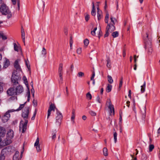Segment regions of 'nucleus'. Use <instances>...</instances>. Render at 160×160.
Here are the masks:
<instances>
[{
	"instance_id": "f257e3e1",
	"label": "nucleus",
	"mask_w": 160,
	"mask_h": 160,
	"mask_svg": "<svg viewBox=\"0 0 160 160\" xmlns=\"http://www.w3.org/2000/svg\"><path fill=\"white\" fill-rule=\"evenodd\" d=\"M109 17V13L107 12L105 18V22L107 24V26L106 28V32L104 34L105 37H107L109 35V32H112L115 29L114 25L115 22L117 21V20L112 15H111L110 17L111 22L110 23H108Z\"/></svg>"
},
{
	"instance_id": "f03ea898",
	"label": "nucleus",
	"mask_w": 160,
	"mask_h": 160,
	"mask_svg": "<svg viewBox=\"0 0 160 160\" xmlns=\"http://www.w3.org/2000/svg\"><path fill=\"white\" fill-rule=\"evenodd\" d=\"M29 109V107H25L22 114L23 120H22L20 122L19 129L20 131H22V132H24L27 129Z\"/></svg>"
},
{
	"instance_id": "7ed1b4c3",
	"label": "nucleus",
	"mask_w": 160,
	"mask_h": 160,
	"mask_svg": "<svg viewBox=\"0 0 160 160\" xmlns=\"http://www.w3.org/2000/svg\"><path fill=\"white\" fill-rule=\"evenodd\" d=\"M0 11L2 14L6 15L8 19L12 17L11 12L2 0L0 1Z\"/></svg>"
},
{
	"instance_id": "20e7f679",
	"label": "nucleus",
	"mask_w": 160,
	"mask_h": 160,
	"mask_svg": "<svg viewBox=\"0 0 160 160\" xmlns=\"http://www.w3.org/2000/svg\"><path fill=\"white\" fill-rule=\"evenodd\" d=\"M14 133L12 130H9L7 134V141H5L4 146L10 144L11 142V139L13 138L14 137Z\"/></svg>"
},
{
	"instance_id": "39448f33",
	"label": "nucleus",
	"mask_w": 160,
	"mask_h": 160,
	"mask_svg": "<svg viewBox=\"0 0 160 160\" xmlns=\"http://www.w3.org/2000/svg\"><path fill=\"white\" fill-rule=\"evenodd\" d=\"M148 34L146 33V38H144V40L145 41V45L148 49V52L149 54H151L153 50L152 48L151 42L150 41H148Z\"/></svg>"
},
{
	"instance_id": "423d86ee",
	"label": "nucleus",
	"mask_w": 160,
	"mask_h": 160,
	"mask_svg": "<svg viewBox=\"0 0 160 160\" xmlns=\"http://www.w3.org/2000/svg\"><path fill=\"white\" fill-rule=\"evenodd\" d=\"M56 114L57 116L55 118V125L56 126H60L62 118V113L58 111H57Z\"/></svg>"
},
{
	"instance_id": "0eeeda50",
	"label": "nucleus",
	"mask_w": 160,
	"mask_h": 160,
	"mask_svg": "<svg viewBox=\"0 0 160 160\" xmlns=\"http://www.w3.org/2000/svg\"><path fill=\"white\" fill-rule=\"evenodd\" d=\"M106 104L109 110L110 114L111 115H114L115 114L114 108L113 105L112 104L110 99L108 100Z\"/></svg>"
},
{
	"instance_id": "6e6552de",
	"label": "nucleus",
	"mask_w": 160,
	"mask_h": 160,
	"mask_svg": "<svg viewBox=\"0 0 160 160\" xmlns=\"http://www.w3.org/2000/svg\"><path fill=\"white\" fill-rule=\"evenodd\" d=\"M9 151L7 148H5L3 149L0 154V160H4L5 157L9 153Z\"/></svg>"
},
{
	"instance_id": "1a4fd4ad",
	"label": "nucleus",
	"mask_w": 160,
	"mask_h": 160,
	"mask_svg": "<svg viewBox=\"0 0 160 160\" xmlns=\"http://www.w3.org/2000/svg\"><path fill=\"white\" fill-rule=\"evenodd\" d=\"M19 78V77L18 75L12 74L11 78V81L13 86H16L18 84V80Z\"/></svg>"
},
{
	"instance_id": "9d476101",
	"label": "nucleus",
	"mask_w": 160,
	"mask_h": 160,
	"mask_svg": "<svg viewBox=\"0 0 160 160\" xmlns=\"http://www.w3.org/2000/svg\"><path fill=\"white\" fill-rule=\"evenodd\" d=\"M12 110H9L6 112L5 115L2 117V120L4 122H7L9 119V118L10 117L9 113L12 112Z\"/></svg>"
},
{
	"instance_id": "9b49d317",
	"label": "nucleus",
	"mask_w": 160,
	"mask_h": 160,
	"mask_svg": "<svg viewBox=\"0 0 160 160\" xmlns=\"http://www.w3.org/2000/svg\"><path fill=\"white\" fill-rule=\"evenodd\" d=\"M22 79L24 81V83L26 85L27 87L28 88V102L30 100V92L29 91L28 86V82L27 80V79L26 78L25 76H23L22 78Z\"/></svg>"
},
{
	"instance_id": "f8f14e48",
	"label": "nucleus",
	"mask_w": 160,
	"mask_h": 160,
	"mask_svg": "<svg viewBox=\"0 0 160 160\" xmlns=\"http://www.w3.org/2000/svg\"><path fill=\"white\" fill-rule=\"evenodd\" d=\"M63 68V64L62 63H60L59 65V67L58 68V73L59 77L60 78V80L61 81H62V74L63 73L62 72Z\"/></svg>"
},
{
	"instance_id": "ddd939ff",
	"label": "nucleus",
	"mask_w": 160,
	"mask_h": 160,
	"mask_svg": "<svg viewBox=\"0 0 160 160\" xmlns=\"http://www.w3.org/2000/svg\"><path fill=\"white\" fill-rule=\"evenodd\" d=\"M23 91V89L22 87L20 85H18L17 86L15 92L16 93V95H18L22 93Z\"/></svg>"
},
{
	"instance_id": "4468645a",
	"label": "nucleus",
	"mask_w": 160,
	"mask_h": 160,
	"mask_svg": "<svg viewBox=\"0 0 160 160\" xmlns=\"http://www.w3.org/2000/svg\"><path fill=\"white\" fill-rule=\"evenodd\" d=\"M7 94L9 96L16 95L15 90L14 88L11 87L8 89L7 92Z\"/></svg>"
},
{
	"instance_id": "2eb2a0df",
	"label": "nucleus",
	"mask_w": 160,
	"mask_h": 160,
	"mask_svg": "<svg viewBox=\"0 0 160 160\" xmlns=\"http://www.w3.org/2000/svg\"><path fill=\"white\" fill-rule=\"evenodd\" d=\"M6 134V130L3 127L0 126V137H3Z\"/></svg>"
},
{
	"instance_id": "dca6fc26",
	"label": "nucleus",
	"mask_w": 160,
	"mask_h": 160,
	"mask_svg": "<svg viewBox=\"0 0 160 160\" xmlns=\"http://www.w3.org/2000/svg\"><path fill=\"white\" fill-rule=\"evenodd\" d=\"M75 117V110L73 109L72 112V116L71 117V120L73 124L75 123L74 119Z\"/></svg>"
},
{
	"instance_id": "f3484780",
	"label": "nucleus",
	"mask_w": 160,
	"mask_h": 160,
	"mask_svg": "<svg viewBox=\"0 0 160 160\" xmlns=\"http://www.w3.org/2000/svg\"><path fill=\"white\" fill-rule=\"evenodd\" d=\"M4 65L3 66V68H7L10 64L9 61L6 58H5L4 59V61L3 62Z\"/></svg>"
},
{
	"instance_id": "a211bd4d",
	"label": "nucleus",
	"mask_w": 160,
	"mask_h": 160,
	"mask_svg": "<svg viewBox=\"0 0 160 160\" xmlns=\"http://www.w3.org/2000/svg\"><path fill=\"white\" fill-rule=\"evenodd\" d=\"M14 50L17 51L18 52L19 50L20 51L21 53H22V51L21 48L20 46H18L17 45L16 43H13Z\"/></svg>"
},
{
	"instance_id": "6ab92c4d",
	"label": "nucleus",
	"mask_w": 160,
	"mask_h": 160,
	"mask_svg": "<svg viewBox=\"0 0 160 160\" xmlns=\"http://www.w3.org/2000/svg\"><path fill=\"white\" fill-rule=\"evenodd\" d=\"M13 5H15L17 3L18 10L20 9V0H11Z\"/></svg>"
},
{
	"instance_id": "aec40b11",
	"label": "nucleus",
	"mask_w": 160,
	"mask_h": 160,
	"mask_svg": "<svg viewBox=\"0 0 160 160\" xmlns=\"http://www.w3.org/2000/svg\"><path fill=\"white\" fill-rule=\"evenodd\" d=\"M14 67L18 70L20 69V66L18 64V62L17 60H16L14 62Z\"/></svg>"
},
{
	"instance_id": "412c9836",
	"label": "nucleus",
	"mask_w": 160,
	"mask_h": 160,
	"mask_svg": "<svg viewBox=\"0 0 160 160\" xmlns=\"http://www.w3.org/2000/svg\"><path fill=\"white\" fill-rule=\"evenodd\" d=\"M92 8L91 11V14L93 16H95L96 14L95 8L93 2H92Z\"/></svg>"
},
{
	"instance_id": "4be33fe9",
	"label": "nucleus",
	"mask_w": 160,
	"mask_h": 160,
	"mask_svg": "<svg viewBox=\"0 0 160 160\" xmlns=\"http://www.w3.org/2000/svg\"><path fill=\"white\" fill-rule=\"evenodd\" d=\"M19 156V152L18 151H16L14 155L13 158V160H18V156Z\"/></svg>"
},
{
	"instance_id": "5701e85b",
	"label": "nucleus",
	"mask_w": 160,
	"mask_h": 160,
	"mask_svg": "<svg viewBox=\"0 0 160 160\" xmlns=\"http://www.w3.org/2000/svg\"><path fill=\"white\" fill-rule=\"evenodd\" d=\"M103 154L105 156H107L108 154V149L107 148H104L103 149Z\"/></svg>"
},
{
	"instance_id": "b1692460",
	"label": "nucleus",
	"mask_w": 160,
	"mask_h": 160,
	"mask_svg": "<svg viewBox=\"0 0 160 160\" xmlns=\"http://www.w3.org/2000/svg\"><path fill=\"white\" fill-rule=\"evenodd\" d=\"M112 88V86L111 85H110L109 84H108V86L106 88V91L107 92H110Z\"/></svg>"
},
{
	"instance_id": "393cba45",
	"label": "nucleus",
	"mask_w": 160,
	"mask_h": 160,
	"mask_svg": "<svg viewBox=\"0 0 160 160\" xmlns=\"http://www.w3.org/2000/svg\"><path fill=\"white\" fill-rule=\"evenodd\" d=\"M55 108V106L54 105L52 104H51L50 105L49 107L48 110H49L51 111H54Z\"/></svg>"
},
{
	"instance_id": "a878e982",
	"label": "nucleus",
	"mask_w": 160,
	"mask_h": 160,
	"mask_svg": "<svg viewBox=\"0 0 160 160\" xmlns=\"http://www.w3.org/2000/svg\"><path fill=\"white\" fill-rule=\"evenodd\" d=\"M101 14L102 12L101 11H98L97 12V16L98 20H100L102 17V16Z\"/></svg>"
},
{
	"instance_id": "bb28decb",
	"label": "nucleus",
	"mask_w": 160,
	"mask_h": 160,
	"mask_svg": "<svg viewBox=\"0 0 160 160\" xmlns=\"http://www.w3.org/2000/svg\"><path fill=\"white\" fill-rule=\"evenodd\" d=\"M89 43V41L87 39H85L84 41V46L87 47Z\"/></svg>"
},
{
	"instance_id": "cd10ccee",
	"label": "nucleus",
	"mask_w": 160,
	"mask_h": 160,
	"mask_svg": "<svg viewBox=\"0 0 160 160\" xmlns=\"http://www.w3.org/2000/svg\"><path fill=\"white\" fill-rule=\"evenodd\" d=\"M145 86L146 82H144L143 85L141 86V91L142 93L143 92L145 91Z\"/></svg>"
},
{
	"instance_id": "c85d7f7f",
	"label": "nucleus",
	"mask_w": 160,
	"mask_h": 160,
	"mask_svg": "<svg viewBox=\"0 0 160 160\" xmlns=\"http://www.w3.org/2000/svg\"><path fill=\"white\" fill-rule=\"evenodd\" d=\"M108 82L110 83H112L113 82V80L112 79L111 76L109 75H108Z\"/></svg>"
},
{
	"instance_id": "c756f323",
	"label": "nucleus",
	"mask_w": 160,
	"mask_h": 160,
	"mask_svg": "<svg viewBox=\"0 0 160 160\" xmlns=\"http://www.w3.org/2000/svg\"><path fill=\"white\" fill-rule=\"evenodd\" d=\"M118 36V32L116 31L113 32L112 33V36L113 38H116Z\"/></svg>"
},
{
	"instance_id": "7c9ffc66",
	"label": "nucleus",
	"mask_w": 160,
	"mask_h": 160,
	"mask_svg": "<svg viewBox=\"0 0 160 160\" xmlns=\"http://www.w3.org/2000/svg\"><path fill=\"white\" fill-rule=\"evenodd\" d=\"M4 85V84L3 82H0V92L3 91V86Z\"/></svg>"
},
{
	"instance_id": "2f4dec72",
	"label": "nucleus",
	"mask_w": 160,
	"mask_h": 160,
	"mask_svg": "<svg viewBox=\"0 0 160 160\" xmlns=\"http://www.w3.org/2000/svg\"><path fill=\"white\" fill-rule=\"evenodd\" d=\"M141 158L142 160H146L148 158V156L146 154L143 153L142 154Z\"/></svg>"
},
{
	"instance_id": "473e14b6",
	"label": "nucleus",
	"mask_w": 160,
	"mask_h": 160,
	"mask_svg": "<svg viewBox=\"0 0 160 160\" xmlns=\"http://www.w3.org/2000/svg\"><path fill=\"white\" fill-rule=\"evenodd\" d=\"M117 133L116 132H114L113 134V137L114 142L115 143H116L117 141Z\"/></svg>"
},
{
	"instance_id": "72a5a7b5",
	"label": "nucleus",
	"mask_w": 160,
	"mask_h": 160,
	"mask_svg": "<svg viewBox=\"0 0 160 160\" xmlns=\"http://www.w3.org/2000/svg\"><path fill=\"white\" fill-rule=\"evenodd\" d=\"M154 148V146L153 144H150L149 146V151L152 152Z\"/></svg>"
},
{
	"instance_id": "f704fd0d",
	"label": "nucleus",
	"mask_w": 160,
	"mask_h": 160,
	"mask_svg": "<svg viewBox=\"0 0 160 160\" xmlns=\"http://www.w3.org/2000/svg\"><path fill=\"white\" fill-rule=\"evenodd\" d=\"M123 83V78L122 77L120 79V82L119 85V88L120 89L121 88L122 86V85Z\"/></svg>"
},
{
	"instance_id": "c9c22d12",
	"label": "nucleus",
	"mask_w": 160,
	"mask_h": 160,
	"mask_svg": "<svg viewBox=\"0 0 160 160\" xmlns=\"http://www.w3.org/2000/svg\"><path fill=\"white\" fill-rule=\"evenodd\" d=\"M39 138L38 137L37 138V139H36V141L35 142V143H34V146H38V145H40V144H39Z\"/></svg>"
},
{
	"instance_id": "e433bc0d",
	"label": "nucleus",
	"mask_w": 160,
	"mask_h": 160,
	"mask_svg": "<svg viewBox=\"0 0 160 160\" xmlns=\"http://www.w3.org/2000/svg\"><path fill=\"white\" fill-rule=\"evenodd\" d=\"M122 113H121L120 114V118H119V125H121L122 124Z\"/></svg>"
},
{
	"instance_id": "4c0bfd02",
	"label": "nucleus",
	"mask_w": 160,
	"mask_h": 160,
	"mask_svg": "<svg viewBox=\"0 0 160 160\" xmlns=\"http://www.w3.org/2000/svg\"><path fill=\"white\" fill-rule=\"evenodd\" d=\"M86 97L87 98H89L90 100L92 99V95L90 92H88L86 94Z\"/></svg>"
},
{
	"instance_id": "58836bf2",
	"label": "nucleus",
	"mask_w": 160,
	"mask_h": 160,
	"mask_svg": "<svg viewBox=\"0 0 160 160\" xmlns=\"http://www.w3.org/2000/svg\"><path fill=\"white\" fill-rule=\"evenodd\" d=\"M97 29V28L96 27L91 32V34L93 36H95V31Z\"/></svg>"
},
{
	"instance_id": "ea45409f",
	"label": "nucleus",
	"mask_w": 160,
	"mask_h": 160,
	"mask_svg": "<svg viewBox=\"0 0 160 160\" xmlns=\"http://www.w3.org/2000/svg\"><path fill=\"white\" fill-rule=\"evenodd\" d=\"M107 66L108 68H110L111 67V65H110V60L109 59H108L107 60Z\"/></svg>"
},
{
	"instance_id": "a19ab883",
	"label": "nucleus",
	"mask_w": 160,
	"mask_h": 160,
	"mask_svg": "<svg viewBox=\"0 0 160 160\" xmlns=\"http://www.w3.org/2000/svg\"><path fill=\"white\" fill-rule=\"evenodd\" d=\"M22 38L23 40V42L24 43V45H25V33L22 34Z\"/></svg>"
},
{
	"instance_id": "79ce46f5",
	"label": "nucleus",
	"mask_w": 160,
	"mask_h": 160,
	"mask_svg": "<svg viewBox=\"0 0 160 160\" xmlns=\"http://www.w3.org/2000/svg\"><path fill=\"white\" fill-rule=\"evenodd\" d=\"M78 76L79 77H82L84 76V73L82 72H78Z\"/></svg>"
},
{
	"instance_id": "37998d69",
	"label": "nucleus",
	"mask_w": 160,
	"mask_h": 160,
	"mask_svg": "<svg viewBox=\"0 0 160 160\" xmlns=\"http://www.w3.org/2000/svg\"><path fill=\"white\" fill-rule=\"evenodd\" d=\"M47 53L46 50L44 48H43L42 51V54L43 55H45Z\"/></svg>"
},
{
	"instance_id": "c03bdc74",
	"label": "nucleus",
	"mask_w": 160,
	"mask_h": 160,
	"mask_svg": "<svg viewBox=\"0 0 160 160\" xmlns=\"http://www.w3.org/2000/svg\"><path fill=\"white\" fill-rule=\"evenodd\" d=\"M40 145L35 146L38 152H40L42 150L41 148H40Z\"/></svg>"
},
{
	"instance_id": "a18cd8bd",
	"label": "nucleus",
	"mask_w": 160,
	"mask_h": 160,
	"mask_svg": "<svg viewBox=\"0 0 160 160\" xmlns=\"http://www.w3.org/2000/svg\"><path fill=\"white\" fill-rule=\"evenodd\" d=\"M90 18L89 15L88 14H86L85 16V19L86 22H88Z\"/></svg>"
},
{
	"instance_id": "49530a36",
	"label": "nucleus",
	"mask_w": 160,
	"mask_h": 160,
	"mask_svg": "<svg viewBox=\"0 0 160 160\" xmlns=\"http://www.w3.org/2000/svg\"><path fill=\"white\" fill-rule=\"evenodd\" d=\"M25 104V103L24 104L20 105L19 108L18 109V110L19 111L21 110L24 107Z\"/></svg>"
},
{
	"instance_id": "de8ad7c7",
	"label": "nucleus",
	"mask_w": 160,
	"mask_h": 160,
	"mask_svg": "<svg viewBox=\"0 0 160 160\" xmlns=\"http://www.w3.org/2000/svg\"><path fill=\"white\" fill-rule=\"evenodd\" d=\"M1 37L2 39L3 40H6L7 39V36L4 35L3 34H2L1 35Z\"/></svg>"
},
{
	"instance_id": "09e8293b",
	"label": "nucleus",
	"mask_w": 160,
	"mask_h": 160,
	"mask_svg": "<svg viewBox=\"0 0 160 160\" xmlns=\"http://www.w3.org/2000/svg\"><path fill=\"white\" fill-rule=\"evenodd\" d=\"M82 52L81 48H78L77 49V52L78 54H80Z\"/></svg>"
},
{
	"instance_id": "8fccbe9b",
	"label": "nucleus",
	"mask_w": 160,
	"mask_h": 160,
	"mask_svg": "<svg viewBox=\"0 0 160 160\" xmlns=\"http://www.w3.org/2000/svg\"><path fill=\"white\" fill-rule=\"evenodd\" d=\"M90 114L92 116H95L96 115V113L93 111H91L90 112Z\"/></svg>"
},
{
	"instance_id": "3c124183",
	"label": "nucleus",
	"mask_w": 160,
	"mask_h": 160,
	"mask_svg": "<svg viewBox=\"0 0 160 160\" xmlns=\"http://www.w3.org/2000/svg\"><path fill=\"white\" fill-rule=\"evenodd\" d=\"M138 56H136V55H134V61L135 62V64L137 62V59L136 58H138Z\"/></svg>"
},
{
	"instance_id": "603ef678",
	"label": "nucleus",
	"mask_w": 160,
	"mask_h": 160,
	"mask_svg": "<svg viewBox=\"0 0 160 160\" xmlns=\"http://www.w3.org/2000/svg\"><path fill=\"white\" fill-rule=\"evenodd\" d=\"M33 103L34 106H37V101L35 99H33Z\"/></svg>"
},
{
	"instance_id": "864d4df0",
	"label": "nucleus",
	"mask_w": 160,
	"mask_h": 160,
	"mask_svg": "<svg viewBox=\"0 0 160 160\" xmlns=\"http://www.w3.org/2000/svg\"><path fill=\"white\" fill-rule=\"evenodd\" d=\"M36 110H35V112H34V115H33V116L32 117V118H31V119L32 120H33L34 119H35V116H36Z\"/></svg>"
},
{
	"instance_id": "5fc2aeb1",
	"label": "nucleus",
	"mask_w": 160,
	"mask_h": 160,
	"mask_svg": "<svg viewBox=\"0 0 160 160\" xmlns=\"http://www.w3.org/2000/svg\"><path fill=\"white\" fill-rule=\"evenodd\" d=\"M146 112L145 110H143L142 112V117L143 118H144L145 117Z\"/></svg>"
},
{
	"instance_id": "6e6d98bb",
	"label": "nucleus",
	"mask_w": 160,
	"mask_h": 160,
	"mask_svg": "<svg viewBox=\"0 0 160 160\" xmlns=\"http://www.w3.org/2000/svg\"><path fill=\"white\" fill-rule=\"evenodd\" d=\"M95 75V72H93L92 76L91 78V80H92L93 79V78H94Z\"/></svg>"
},
{
	"instance_id": "4d7b16f0",
	"label": "nucleus",
	"mask_w": 160,
	"mask_h": 160,
	"mask_svg": "<svg viewBox=\"0 0 160 160\" xmlns=\"http://www.w3.org/2000/svg\"><path fill=\"white\" fill-rule=\"evenodd\" d=\"M51 112V111H50L49 110H48V116H47L48 118L49 117L50 115Z\"/></svg>"
},
{
	"instance_id": "13d9d810",
	"label": "nucleus",
	"mask_w": 160,
	"mask_h": 160,
	"mask_svg": "<svg viewBox=\"0 0 160 160\" xmlns=\"http://www.w3.org/2000/svg\"><path fill=\"white\" fill-rule=\"evenodd\" d=\"M97 101L99 103H101V102H100V97L99 96H98L97 98Z\"/></svg>"
},
{
	"instance_id": "bf43d9fd",
	"label": "nucleus",
	"mask_w": 160,
	"mask_h": 160,
	"mask_svg": "<svg viewBox=\"0 0 160 160\" xmlns=\"http://www.w3.org/2000/svg\"><path fill=\"white\" fill-rule=\"evenodd\" d=\"M26 64L28 68V70H30V66L28 65L27 62H26Z\"/></svg>"
},
{
	"instance_id": "052dcab7",
	"label": "nucleus",
	"mask_w": 160,
	"mask_h": 160,
	"mask_svg": "<svg viewBox=\"0 0 160 160\" xmlns=\"http://www.w3.org/2000/svg\"><path fill=\"white\" fill-rule=\"evenodd\" d=\"M70 47H71L72 44V38H71L70 40Z\"/></svg>"
},
{
	"instance_id": "680f3d73",
	"label": "nucleus",
	"mask_w": 160,
	"mask_h": 160,
	"mask_svg": "<svg viewBox=\"0 0 160 160\" xmlns=\"http://www.w3.org/2000/svg\"><path fill=\"white\" fill-rule=\"evenodd\" d=\"M131 90H129V94H128V96L130 97H131Z\"/></svg>"
},
{
	"instance_id": "e2e57ef3",
	"label": "nucleus",
	"mask_w": 160,
	"mask_h": 160,
	"mask_svg": "<svg viewBox=\"0 0 160 160\" xmlns=\"http://www.w3.org/2000/svg\"><path fill=\"white\" fill-rule=\"evenodd\" d=\"M66 92L67 95V96H68V88L67 87H66Z\"/></svg>"
},
{
	"instance_id": "0e129e2a",
	"label": "nucleus",
	"mask_w": 160,
	"mask_h": 160,
	"mask_svg": "<svg viewBox=\"0 0 160 160\" xmlns=\"http://www.w3.org/2000/svg\"><path fill=\"white\" fill-rule=\"evenodd\" d=\"M86 118H87V117L83 115L82 116V119L83 120H86Z\"/></svg>"
},
{
	"instance_id": "69168bd1",
	"label": "nucleus",
	"mask_w": 160,
	"mask_h": 160,
	"mask_svg": "<svg viewBox=\"0 0 160 160\" xmlns=\"http://www.w3.org/2000/svg\"><path fill=\"white\" fill-rule=\"evenodd\" d=\"M31 93H34V90L33 87L32 88L31 90Z\"/></svg>"
},
{
	"instance_id": "338daca9",
	"label": "nucleus",
	"mask_w": 160,
	"mask_h": 160,
	"mask_svg": "<svg viewBox=\"0 0 160 160\" xmlns=\"http://www.w3.org/2000/svg\"><path fill=\"white\" fill-rule=\"evenodd\" d=\"M130 102L129 101H128L127 102V106L129 107V105H130Z\"/></svg>"
},
{
	"instance_id": "774afa93",
	"label": "nucleus",
	"mask_w": 160,
	"mask_h": 160,
	"mask_svg": "<svg viewBox=\"0 0 160 160\" xmlns=\"http://www.w3.org/2000/svg\"><path fill=\"white\" fill-rule=\"evenodd\" d=\"M158 134L159 135L160 134V127L158 130Z\"/></svg>"
}]
</instances>
